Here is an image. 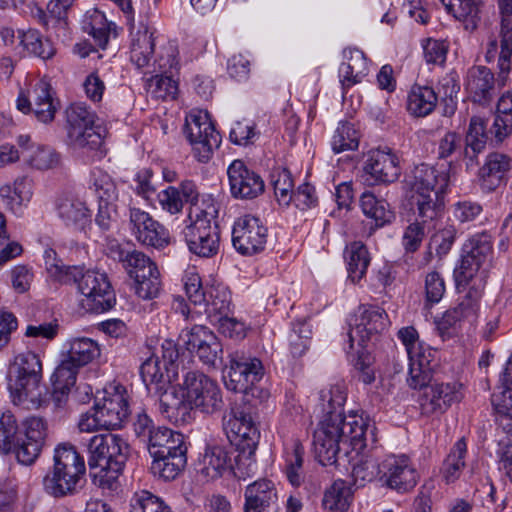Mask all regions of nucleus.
Wrapping results in <instances>:
<instances>
[{
  "label": "nucleus",
  "mask_w": 512,
  "mask_h": 512,
  "mask_svg": "<svg viewBox=\"0 0 512 512\" xmlns=\"http://www.w3.org/2000/svg\"><path fill=\"white\" fill-rule=\"evenodd\" d=\"M369 425L357 414L345 415L342 411L328 412L314 432V448L322 465L337 462V455L349 448L360 451L366 447V432Z\"/></svg>",
  "instance_id": "f257e3e1"
},
{
  "label": "nucleus",
  "mask_w": 512,
  "mask_h": 512,
  "mask_svg": "<svg viewBox=\"0 0 512 512\" xmlns=\"http://www.w3.org/2000/svg\"><path fill=\"white\" fill-rule=\"evenodd\" d=\"M51 253L47 252V270L51 276L65 284H76L82 295L80 307L89 313H102L110 310L115 302V294L105 273L80 266H63L50 262Z\"/></svg>",
  "instance_id": "f03ea898"
},
{
  "label": "nucleus",
  "mask_w": 512,
  "mask_h": 512,
  "mask_svg": "<svg viewBox=\"0 0 512 512\" xmlns=\"http://www.w3.org/2000/svg\"><path fill=\"white\" fill-rule=\"evenodd\" d=\"M447 176L426 164L416 166L406 179L409 202L416 220L432 226L445 208Z\"/></svg>",
  "instance_id": "7ed1b4c3"
},
{
  "label": "nucleus",
  "mask_w": 512,
  "mask_h": 512,
  "mask_svg": "<svg viewBox=\"0 0 512 512\" xmlns=\"http://www.w3.org/2000/svg\"><path fill=\"white\" fill-rule=\"evenodd\" d=\"M88 468L92 483L113 490L129 456V445L119 435L97 434L88 444Z\"/></svg>",
  "instance_id": "20e7f679"
},
{
  "label": "nucleus",
  "mask_w": 512,
  "mask_h": 512,
  "mask_svg": "<svg viewBox=\"0 0 512 512\" xmlns=\"http://www.w3.org/2000/svg\"><path fill=\"white\" fill-rule=\"evenodd\" d=\"M53 469L43 479L45 490L54 497L74 492L81 476L86 472L84 458L70 443H61L54 450Z\"/></svg>",
  "instance_id": "39448f33"
},
{
  "label": "nucleus",
  "mask_w": 512,
  "mask_h": 512,
  "mask_svg": "<svg viewBox=\"0 0 512 512\" xmlns=\"http://www.w3.org/2000/svg\"><path fill=\"white\" fill-rule=\"evenodd\" d=\"M218 208L207 200L194 207L190 224L183 231L189 250L200 257H213L220 244V231L217 223Z\"/></svg>",
  "instance_id": "423d86ee"
},
{
  "label": "nucleus",
  "mask_w": 512,
  "mask_h": 512,
  "mask_svg": "<svg viewBox=\"0 0 512 512\" xmlns=\"http://www.w3.org/2000/svg\"><path fill=\"white\" fill-rule=\"evenodd\" d=\"M128 415V402L124 395L118 391L105 392L103 399L95 402L91 411L82 415L78 426L81 431L118 429Z\"/></svg>",
  "instance_id": "0eeeda50"
},
{
  "label": "nucleus",
  "mask_w": 512,
  "mask_h": 512,
  "mask_svg": "<svg viewBox=\"0 0 512 512\" xmlns=\"http://www.w3.org/2000/svg\"><path fill=\"white\" fill-rule=\"evenodd\" d=\"M264 375L262 362L244 351L229 354V365L225 366L223 379L228 390L254 396L255 384Z\"/></svg>",
  "instance_id": "6e6552de"
},
{
  "label": "nucleus",
  "mask_w": 512,
  "mask_h": 512,
  "mask_svg": "<svg viewBox=\"0 0 512 512\" xmlns=\"http://www.w3.org/2000/svg\"><path fill=\"white\" fill-rule=\"evenodd\" d=\"M184 131L193 147L195 158L199 162L207 163L221 143V136L215 130L208 113L190 112L186 116Z\"/></svg>",
  "instance_id": "1a4fd4ad"
},
{
  "label": "nucleus",
  "mask_w": 512,
  "mask_h": 512,
  "mask_svg": "<svg viewBox=\"0 0 512 512\" xmlns=\"http://www.w3.org/2000/svg\"><path fill=\"white\" fill-rule=\"evenodd\" d=\"M226 425L234 434V439L231 442L235 443L238 452L234 460L238 470L241 471V465H244L245 461H248V466L254 462L253 456L260 434L252 416L238 408L231 410Z\"/></svg>",
  "instance_id": "9d476101"
},
{
  "label": "nucleus",
  "mask_w": 512,
  "mask_h": 512,
  "mask_svg": "<svg viewBox=\"0 0 512 512\" xmlns=\"http://www.w3.org/2000/svg\"><path fill=\"white\" fill-rule=\"evenodd\" d=\"M181 387L194 408L203 413H216L224 405L218 384L200 371L187 372Z\"/></svg>",
  "instance_id": "9b49d317"
},
{
  "label": "nucleus",
  "mask_w": 512,
  "mask_h": 512,
  "mask_svg": "<svg viewBox=\"0 0 512 512\" xmlns=\"http://www.w3.org/2000/svg\"><path fill=\"white\" fill-rule=\"evenodd\" d=\"M68 138L75 148L97 150L103 143L94 128V114L82 103L70 105L66 110Z\"/></svg>",
  "instance_id": "f8f14e48"
},
{
  "label": "nucleus",
  "mask_w": 512,
  "mask_h": 512,
  "mask_svg": "<svg viewBox=\"0 0 512 512\" xmlns=\"http://www.w3.org/2000/svg\"><path fill=\"white\" fill-rule=\"evenodd\" d=\"M42 373L26 370L22 367L10 365L8 373V388L17 405H25L27 408H38L42 403L41 390Z\"/></svg>",
  "instance_id": "ddd939ff"
},
{
  "label": "nucleus",
  "mask_w": 512,
  "mask_h": 512,
  "mask_svg": "<svg viewBox=\"0 0 512 512\" xmlns=\"http://www.w3.org/2000/svg\"><path fill=\"white\" fill-rule=\"evenodd\" d=\"M267 242V228L254 216L245 215L233 226L232 243L242 255H253L262 251Z\"/></svg>",
  "instance_id": "4468645a"
},
{
  "label": "nucleus",
  "mask_w": 512,
  "mask_h": 512,
  "mask_svg": "<svg viewBox=\"0 0 512 512\" xmlns=\"http://www.w3.org/2000/svg\"><path fill=\"white\" fill-rule=\"evenodd\" d=\"M47 436V423L41 417L32 416L25 421V431L12 448L19 463L31 465L40 455Z\"/></svg>",
  "instance_id": "2eb2a0df"
},
{
  "label": "nucleus",
  "mask_w": 512,
  "mask_h": 512,
  "mask_svg": "<svg viewBox=\"0 0 512 512\" xmlns=\"http://www.w3.org/2000/svg\"><path fill=\"white\" fill-rule=\"evenodd\" d=\"M492 252V246L487 236L473 237L465 245L464 255L460 265L454 270L457 285H466L474 277L483 263L487 261Z\"/></svg>",
  "instance_id": "dca6fc26"
},
{
  "label": "nucleus",
  "mask_w": 512,
  "mask_h": 512,
  "mask_svg": "<svg viewBox=\"0 0 512 512\" xmlns=\"http://www.w3.org/2000/svg\"><path fill=\"white\" fill-rule=\"evenodd\" d=\"M458 383H432L423 391L420 408L423 415H441L455 402L462 399Z\"/></svg>",
  "instance_id": "f3484780"
},
{
  "label": "nucleus",
  "mask_w": 512,
  "mask_h": 512,
  "mask_svg": "<svg viewBox=\"0 0 512 512\" xmlns=\"http://www.w3.org/2000/svg\"><path fill=\"white\" fill-rule=\"evenodd\" d=\"M233 197L253 199L264 191V181L259 174L248 169L241 160H234L227 170Z\"/></svg>",
  "instance_id": "a211bd4d"
},
{
  "label": "nucleus",
  "mask_w": 512,
  "mask_h": 512,
  "mask_svg": "<svg viewBox=\"0 0 512 512\" xmlns=\"http://www.w3.org/2000/svg\"><path fill=\"white\" fill-rule=\"evenodd\" d=\"M234 463L236 462L234 461ZM247 464L248 461H245V464L241 465V471L238 470L237 464H233L231 456L225 447L211 445L205 449L201 472L209 480L218 479L225 473H233L234 476L241 478L244 476L245 470L250 468Z\"/></svg>",
  "instance_id": "6ab92c4d"
},
{
  "label": "nucleus",
  "mask_w": 512,
  "mask_h": 512,
  "mask_svg": "<svg viewBox=\"0 0 512 512\" xmlns=\"http://www.w3.org/2000/svg\"><path fill=\"white\" fill-rule=\"evenodd\" d=\"M186 345L206 365L216 366L217 360H221L222 345L217 336L205 326H194L188 334Z\"/></svg>",
  "instance_id": "aec40b11"
},
{
  "label": "nucleus",
  "mask_w": 512,
  "mask_h": 512,
  "mask_svg": "<svg viewBox=\"0 0 512 512\" xmlns=\"http://www.w3.org/2000/svg\"><path fill=\"white\" fill-rule=\"evenodd\" d=\"M388 326V316L384 309L377 306L365 308L361 314L360 322L349 332L350 347L357 339L358 344L364 347L366 342L377 338Z\"/></svg>",
  "instance_id": "412c9836"
},
{
  "label": "nucleus",
  "mask_w": 512,
  "mask_h": 512,
  "mask_svg": "<svg viewBox=\"0 0 512 512\" xmlns=\"http://www.w3.org/2000/svg\"><path fill=\"white\" fill-rule=\"evenodd\" d=\"M181 392L171 387L161 393L159 398V411L164 418L176 425L189 423L192 418L194 406L186 396V391Z\"/></svg>",
  "instance_id": "4be33fe9"
},
{
  "label": "nucleus",
  "mask_w": 512,
  "mask_h": 512,
  "mask_svg": "<svg viewBox=\"0 0 512 512\" xmlns=\"http://www.w3.org/2000/svg\"><path fill=\"white\" fill-rule=\"evenodd\" d=\"M363 169L375 183H393L400 176L399 160L390 151H372Z\"/></svg>",
  "instance_id": "5701e85b"
},
{
  "label": "nucleus",
  "mask_w": 512,
  "mask_h": 512,
  "mask_svg": "<svg viewBox=\"0 0 512 512\" xmlns=\"http://www.w3.org/2000/svg\"><path fill=\"white\" fill-rule=\"evenodd\" d=\"M511 170V158L505 154L490 153L479 170V182L482 191L491 193L506 181Z\"/></svg>",
  "instance_id": "b1692460"
},
{
  "label": "nucleus",
  "mask_w": 512,
  "mask_h": 512,
  "mask_svg": "<svg viewBox=\"0 0 512 512\" xmlns=\"http://www.w3.org/2000/svg\"><path fill=\"white\" fill-rule=\"evenodd\" d=\"M383 467L387 470L383 477H385V484L389 488L405 493L415 487L418 474L409 465L407 458L391 457L383 463Z\"/></svg>",
  "instance_id": "393cba45"
},
{
  "label": "nucleus",
  "mask_w": 512,
  "mask_h": 512,
  "mask_svg": "<svg viewBox=\"0 0 512 512\" xmlns=\"http://www.w3.org/2000/svg\"><path fill=\"white\" fill-rule=\"evenodd\" d=\"M151 457H167L178 452L186 453L183 435L166 427H157L147 442Z\"/></svg>",
  "instance_id": "a878e982"
},
{
  "label": "nucleus",
  "mask_w": 512,
  "mask_h": 512,
  "mask_svg": "<svg viewBox=\"0 0 512 512\" xmlns=\"http://www.w3.org/2000/svg\"><path fill=\"white\" fill-rule=\"evenodd\" d=\"M79 366L64 358L52 375V399L57 407H62L75 386Z\"/></svg>",
  "instance_id": "bb28decb"
},
{
  "label": "nucleus",
  "mask_w": 512,
  "mask_h": 512,
  "mask_svg": "<svg viewBox=\"0 0 512 512\" xmlns=\"http://www.w3.org/2000/svg\"><path fill=\"white\" fill-rule=\"evenodd\" d=\"M495 86L494 74L485 66H474L467 74L466 89L472 100L485 104L492 99Z\"/></svg>",
  "instance_id": "cd10ccee"
},
{
  "label": "nucleus",
  "mask_w": 512,
  "mask_h": 512,
  "mask_svg": "<svg viewBox=\"0 0 512 512\" xmlns=\"http://www.w3.org/2000/svg\"><path fill=\"white\" fill-rule=\"evenodd\" d=\"M245 512H265L273 506L277 493L270 480L262 479L247 486Z\"/></svg>",
  "instance_id": "c85d7f7f"
},
{
  "label": "nucleus",
  "mask_w": 512,
  "mask_h": 512,
  "mask_svg": "<svg viewBox=\"0 0 512 512\" xmlns=\"http://www.w3.org/2000/svg\"><path fill=\"white\" fill-rule=\"evenodd\" d=\"M57 211L59 217L68 226H75L82 229L90 222L89 209L84 202L74 197H60L57 200Z\"/></svg>",
  "instance_id": "c756f323"
},
{
  "label": "nucleus",
  "mask_w": 512,
  "mask_h": 512,
  "mask_svg": "<svg viewBox=\"0 0 512 512\" xmlns=\"http://www.w3.org/2000/svg\"><path fill=\"white\" fill-rule=\"evenodd\" d=\"M153 33L144 25H140L135 33H132L130 59L138 67L148 65L154 53Z\"/></svg>",
  "instance_id": "7c9ffc66"
},
{
  "label": "nucleus",
  "mask_w": 512,
  "mask_h": 512,
  "mask_svg": "<svg viewBox=\"0 0 512 512\" xmlns=\"http://www.w3.org/2000/svg\"><path fill=\"white\" fill-rule=\"evenodd\" d=\"M448 13L463 21L467 30L476 29L482 0H441Z\"/></svg>",
  "instance_id": "2f4dec72"
},
{
  "label": "nucleus",
  "mask_w": 512,
  "mask_h": 512,
  "mask_svg": "<svg viewBox=\"0 0 512 512\" xmlns=\"http://www.w3.org/2000/svg\"><path fill=\"white\" fill-rule=\"evenodd\" d=\"M363 213L374 221L375 227H383L395 218L390 205L384 199H378L371 192H364L360 199Z\"/></svg>",
  "instance_id": "473e14b6"
},
{
  "label": "nucleus",
  "mask_w": 512,
  "mask_h": 512,
  "mask_svg": "<svg viewBox=\"0 0 512 512\" xmlns=\"http://www.w3.org/2000/svg\"><path fill=\"white\" fill-rule=\"evenodd\" d=\"M486 122L479 116L470 119L469 127L465 137L464 156L470 161L476 159L487 143Z\"/></svg>",
  "instance_id": "72a5a7b5"
},
{
  "label": "nucleus",
  "mask_w": 512,
  "mask_h": 512,
  "mask_svg": "<svg viewBox=\"0 0 512 512\" xmlns=\"http://www.w3.org/2000/svg\"><path fill=\"white\" fill-rule=\"evenodd\" d=\"M438 97L428 86H413L407 102L409 112L417 117L429 115L436 107Z\"/></svg>",
  "instance_id": "f704fd0d"
},
{
  "label": "nucleus",
  "mask_w": 512,
  "mask_h": 512,
  "mask_svg": "<svg viewBox=\"0 0 512 512\" xmlns=\"http://www.w3.org/2000/svg\"><path fill=\"white\" fill-rule=\"evenodd\" d=\"M345 255L348 264V277L353 283L360 281L370 263L367 247L360 241L352 242L346 247Z\"/></svg>",
  "instance_id": "c9c22d12"
},
{
  "label": "nucleus",
  "mask_w": 512,
  "mask_h": 512,
  "mask_svg": "<svg viewBox=\"0 0 512 512\" xmlns=\"http://www.w3.org/2000/svg\"><path fill=\"white\" fill-rule=\"evenodd\" d=\"M492 129L498 142L512 133V91H507L498 100Z\"/></svg>",
  "instance_id": "e433bc0d"
},
{
  "label": "nucleus",
  "mask_w": 512,
  "mask_h": 512,
  "mask_svg": "<svg viewBox=\"0 0 512 512\" xmlns=\"http://www.w3.org/2000/svg\"><path fill=\"white\" fill-rule=\"evenodd\" d=\"M352 491L344 480H336L324 493L323 506L330 512H347Z\"/></svg>",
  "instance_id": "4c0bfd02"
},
{
  "label": "nucleus",
  "mask_w": 512,
  "mask_h": 512,
  "mask_svg": "<svg viewBox=\"0 0 512 512\" xmlns=\"http://www.w3.org/2000/svg\"><path fill=\"white\" fill-rule=\"evenodd\" d=\"M186 453L178 452L167 457H153L152 474L165 481L175 479L186 465Z\"/></svg>",
  "instance_id": "58836bf2"
},
{
  "label": "nucleus",
  "mask_w": 512,
  "mask_h": 512,
  "mask_svg": "<svg viewBox=\"0 0 512 512\" xmlns=\"http://www.w3.org/2000/svg\"><path fill=\"white\" fill-rule=\"evenodd\" d=\"M83 30L93 37L97 46L102 49L106 47L109 40L110 24L102 12L95 9L88 13L83 20Z\"/></svg>",
  "instance_id": "ea45409f"
},
{
  "label": "nucleus",
  "mask_w": 512,
  "mask_h": 512,
  "mask_svg": "<svg viewBox=\"0 0 512 512\" xmlns=\"http://www.w3.org/2000/svg\"><path fill=\"white\" fill-rule=\"evenodd\" d=\"M98 355L99 348L96 342L89 338H77L71 341L65 358L81 368L89 364Z\"/></svg>",
  "instance_id": "a19ab883"
},
{
  "label": "nucleus",
  "mask_w": 512,
  "mask_h": 512,
  "mask_svg": "<svg viewBox=\"0 0 512 512\" xmlns=\"http://www.w3.org/2000/svg\"><path fill=\"white\" fill-rule=\"evenodd\" d=\"M348 53L350 62L342 63L339 68L343 89H347L361 81L363 75L361 68L366 64L365 55L362 51L349 49Z\"/></svg>",
  "instance_id": "79ce46f5"
},
{
  "label": "nucleus",
  "mask_w": 512,
  "mask_h": 512,
  "mask_svg": "<svg viewBox=\"0 0 512 512\" xmlns=\"http://www.w3.org/2000/svg\"><path fill=\"white\" fill-rule=\"evenodd\" d=\"M23 160L37 170L54 169L60 164V155L52 148L38 146L31 152L22 151Z\"/></svg>",
  "instance_id": "37998d69"
},
{
  "label": "nucleus",
  "mask_w": 512,
  "mask_h": 512,
  "mask_svg": "<svg viewBox=\"0 0 512 512\" xmlns=\"http://www.w3.org/2000/svg\"><path fill=\"white\" fill-rule=\"evenodd\" d=\"M276 200L280 205L288 206L294 196V183L291 172L286 168H276L271 173Z\"/></svg>",
  "instance_id": "c03bdc74"
},
{
  "label": "nucleus",
  "mask_w": 512,
  "mask_h": 512,
  "mask_svg": "<svg viewBox=\"0 0 512 512\" xmlns=\"http://www.w3.org/2000/svg\"><path fill=\"white\" fill-rule=\"evenodd\" d=\"M477 302L470 293L456 307L446 311L442 319L437 322L438 329L443 333L454 326L463 318H469L475 315Z\"/></svg>",
  "instance_id": "a18cd8bd"
},
{
  "label": "nucleus",
  "mask_w": 512,
  "mask_h": 512,
  "mask_svg": "<svg viewBox=\"0 0 512 512\" xmlns=\"http://www.w3.org/2000/svg\"><path fill=\"white\" fill-rule=\"evenodd\" d=\"M122 265L133 279L145 278L146 275H151L152 271L157 268L149 257L137 250H131Z\"/></svg>",
  "instance_id": "49530a36"
},
{
  "label": "nucleus",
  "mask_w": 512,
  "mask_h": 512,
  "mask_svg": "<svg viewBox=\"0 0 512 512\" xmlns=\"http://www.w3.org/2000/svg\"><path fill=\"white\" fill-rule=\"evenodd\" d=\"M359 132L351 123L341 122L332 138V149L335 153L353 151L359 146Z\"/></svg>",
  "instance_id": "de8ad7c7"
},
{
  "label": "nucleus",
  "mask_w": 512,
  "mask_h": 512,
  "mask_svg": "<svg viewBox=\"0 0 512 512\" xmlns=\"http://www.w3.org/2000/svg\"><path fill=\"white\" fill-rule=\"evenodd\" d=\"M491 402L497 420L507 433H512V389H504L499 394H493Z\"/></svg>",
  "instance_id": "09e8293b"
},
{
  "label": "nucleus",
  "mask_w": 512,
  "mask_h": 512,
  "mask_svg": "<svg viewBox=\"0 0 512 512\" xmlns=\"http://www.w3.org/2000/svg\"><path fill=\"white\" fill-rule=\"evenodd\" d=\"M21 43L28 52L43 60L49 59L55 54L51 41L44 39L36 30H29L23 33Z\"/></svg>",
  "instance_id": "8fccbe9b"
},
{
  "label": "nucleus",
  "mask_w": 512,
  "mask_h": 512,
  "mask_svg": "<svg viewBox=\"0 0 512 512\" xmlns=\"http://www.w3.org/2000/svg\"><path fill=\"white\" fill-rule=\"evenodd\" d=\"M130 512H171V510L161 498L142 490L134 493L131 498Z\"/></svg>",
  "instance_id": "3c124183"
},
{
  "label": "nucleus",
  "mask_w": 512,
  "mask_h": 512,
  "mask_svg": "<svg viewBox=\"0 0 512 512\" xmlns=\"http://www.w3.org/2000/svg\"><path fill=\"white\" fill-rule=\"evenodd\" d=\"M24 433L18 431L15 417L4 413L0 418V451L9 453Z\"/></svg>",
  "instance_id": "603ef678"
},
{
  "label": "nucleus",
  "mask_w": 512,
  "mask_h": 512,
  "mask_svg": "<svg viewBox=\"0 0 512 512\" xmlns=\"http://www.w3.org/2000/svg\"><path fill=\"white\" fill-rule=\"evenodd\" d=\"M466 443L460 439L443 463V476L447 483L453 482L458 476L460 469L464 466V455Z\"/></svg>",
  "instance_id": "864d4df0"
},
{
  "label": "nucleus",
  "mask_w": 512,
  "mask_h": 512,
  "mask_svg": "<svg viewBox=\"0 0 512 512\" xmlns=\"http://www.w3.org/2000/svg\"><path fill=\"white\" fill-rule=\"evenodd\" d=\"M304 447L300 443L294 444L293 453L287 458L286 476L294 487H299L305 479L303 472Z\"/></svg>",
  "instance_id": "5fc2aeb1"
},
{
  "label": "nucleus",
  "mask_w": 512,
  "mask_h": 512,
  "mask_svg": "<svg viewBox=\"0 0 512 512\" xmlns=\"http://www.w3.org/2000/svg\"><path fill=\"white\" fill-rule=\"evenodd\" d=\"M147 89L156 98L175 99L178 92V85L169 76L155 75L147 80Z\"/></svg>",
  "instance_id": "6e6d98bb"
},
{
  "label": "nucleus",
  "mask_w": 512,
  "mask_h": 512,
  "mask_svg": "<svg viewBox=\"0 0 512 512\" xmlns=\"http://www.w3.org/2000/svg\"><path fill=\"white\" fill-rule=\"evenodd\" d=\"M417 358V361L411 360L407 382L411 388H419L424 391L427 386L432 384V373L424 367V356L420 354V357Z\"/></svg>",
  "instance_id": "4d7b16f0"
},
{
  "label": "nucleus",
  "mask_w": 512,
  "mask_h": 512,
  "mask_svg": "<svg viewBox=\"0 0 512 512\" xmlns=\"http://www.w3.org/2000/svg\"><path fill=\"white\" fill-rule=\"evenodd\" d=\"M136 238L143 245L154 248H163L168 244V235L165 228L154 221V225H147V228L140 230Z\"/></svg>",
  "instance_id": "13d9d810"
},
{
  "label": "nucleus",
  "mask_w": 512,
  "mask_h": 512,
  "mask_svg": "<svg viewBox=\"0 0 512 512\" xmlns=\"http://www.w3.org/2000/svg\"><path fill=\"white\" fill-rule=\"evenodd\" d=\"M135 291L136 294L145 300L153 299L158 296L161 289L160 273L157 268L152 271L151 275L145 278H136Z\"/></svg>",
  "instance_id": "bf43d9fd"
},
{
  "label": "nucleus",
  "mask_w": 512,
  "mask_h": 512,
  "mask_svg": "<svg viewBox=\"0 0 512 512\" xmlns=\"http://www.w3.org/2000/svg\"><path fill=\"white\" fill-rule=\"evenodd\" d=\"M211 301L207 300V305L203 308L209 316L223 317L231 312V296L226 291L215 290L210 293Z\"/></svg>",
  "instance_id": "052dcab7"
},
{
  "label": "nucleus",
  "mask_w": 512,
  "mask_h": 512,
  "mask_svg": "<svg viewBox=\"0 0 512 512\" xmlns=\"http://www.w3.org/2000/svg\"><path fill=\"white\" fill-rule=\"evenodd\" d=\"M430 225L422 223L418 220L411 223L404 232L403 235V247L406 252H415L420 247L424 237H425V229H430Z\"/></svg>",
  "instance_id": "680f3d73"
},
{
  "label": "nucleus",
  "mask_w": 512,
  "mask_h": 512,
  "mask_svg": "<svg viewBox=\"0 0 512 512\" xmlns=\"http://www.w3.org/2000/svg\"><path fill=\"white\" fill-rule=\"evenodd\" d=\"M455 237L456 229L453 226L446 227L431 237L430 249L434 247L436 255L441 259L451 250Z\"/></svg>",
  "instance_id": "e2e57ef3"
},
{
  "label": "nucleus",
  "mask_w": 512,
  "mask_h": 512,
  "mask_svg": "<svg viewBox=\"0 0 512 512\" xmlns=\"http://www.w3.org/2000/svg\"><path fill=\"white\" fill-rule=\"evenodd\" d=\"M501 50L498 55L500 77L507 75L512 68V30H500Z\"/></svg>",
  "instance_id": "0e129e2a"
},
{
  "label": "nucleus",
  "mask_w": 512,
  "mask_h": 512,
  "mask_svg": "<svg viewBox=\"0 0 512 512\" xmlns=\"http://www.w3.org/2000/svg\"><path fill=\"white\" fill-rule=\"evenodd\" d=\"M140 375L146 386L163 382L164 374L160 367V360L156 356H150L140 366Z\"/></svg>",
  "instance_id": "69168bd1"
},
{
  "label": "nucleus",
  "mask_w": 512,
  "mask_h": 512,
  "mask_svg": "<svg viewBox=\"0 0 512 512\" xmlns=\"http://www.w3.org/2000/svg\"><path fill=\"white\" fill-rule=\"evenodd\" d=\"M379 473V464L371 458L361 460L352 470L354 481L355 483L359 482V485L372 481Z\"/></svg>",
  "instance_id": "338daca9"
},
{
  "label": "nucleus",
  "mask_w": 512,
  "mask_h": 512,
  "mask_svg": "<svg viewBox=\"0 0 512 512\" xmlns=\"http://www.w3.org/2000/svg\"><path fill=\"white\" fill-rule=\"evenodd\" d=\"M93 185L99 199V203L115 202L118 198L117 189L112 179L107 174H100L94 179Z\"/></svg>",
  "instance_id": "774afa93"
}]
</instances>
